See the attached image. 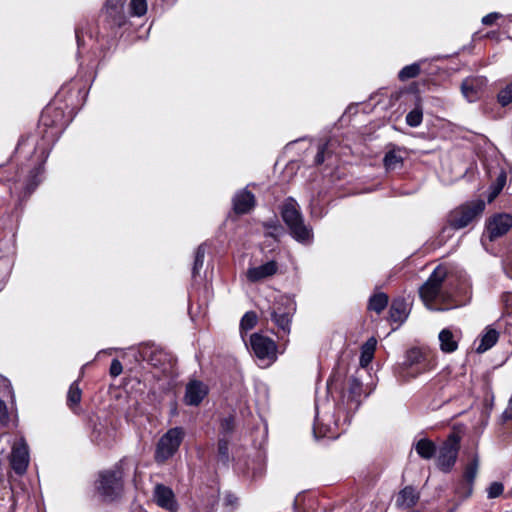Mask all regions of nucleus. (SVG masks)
Segmentation results:
<instances>
[{"label": "nucleus", "mask_w": 512, "mask_h": 512, "mask_svg": "<svg viewBox=\"0 0 512 512\" xmlns=\"http://www.w3.org/2000/svg\"><path fill=\"white\" fill-rule=\"evenodd\" d=\"M486 85L487 79L485 77H467L461 83V93L469 103H474L482 97Z\"/></svg>", "instance_id": "4468645a"}, {"label": "nucleus", "mask_w": 512, "mask_h": 512, "mask_svg": "<svg viewBox=\"0 0 512 512\" xmlns=\"http://www.w3.org/2000/svg\"><path fill=\"white\" fill-rule=\"evenodd\" d=\"M3 169H4L3 167H0V174L2 173Z\"/></svg>", "instance_id": "13d9d810"}, {"label": "nucleus", "mask_w": 512, "mask_h": 512, "mask_svg": "<svg viewBox=\"0 0 512 512\" xmlns=\"http://www.w3.org/2000/svg\"><path fill=\"white\" fill-rule=\"evenodd\" d=\"M40 123L42 126L50 129V131L46 132V137H49L52 141L62 132L65 126L62 111L54 106H47L43 110Z\"/></svg>", "instance_id": "9b49d317"}, {"label": "nucleus", "mask_w": 512, "mask_h": 512, "mask_svg": "<svg viewBox=\"0 0 512 512\" xmlns=\"http://www.w3.org/2000/svg\"><path fill=\"white\" fill-rule=\"evenodd\" d=\"M10 465L18 475H23L27 471L29 465V450L23 437L12 447Z\"/></svg>", "instance_id": "ddd939ff"}, {"label": "nucleus", "mask_w": 512, "mask_h": 512, "mask_svg": "<svg viewBox=\"0 0 512 512\" xmlns=\"http://www.w3.org/2000/svg\"><path fill=\"white\" fill-rule=\"evenodd\" d=\"M484 209L485 202L482 199L466 202L449 213L447 223L452 229L465 228L476 217L480 216Z\"/></svg>", "instance_id": "423d86ee"}, {"label": "nucleus", "mask_w": 512, "mask_h": 512, "mask_svg": "<svg viewBox=\"0 0 512 512\" xmlns=\"http://www.w3.org/2000/svg\"><path fill=\"white\" fill-rule=\"evenodd\" d=\"M499 337V333L495 329H487L485 334L481 337L480 344L476 348L478 353H484L492 348Z\"/></svg>", "instance_id": "7c9ffc66"}, {"label": "nucleus", "mask_w": 512, "mask_h": 512, "mask_svg": "<svg viewBox=\"0 0 512 512\" xmlns=\"http://www.w3.org/2000/svg\"><path fill=\"white\" fill-rule=\"evenodd\" d=\"M497 101L502 107L512 103V82L498 92Z\"/></svg>", "instance_id": "4c0bfd02"}, {"label": "nucleus", "mask_w": 512, "mask_h": 512, "mask_svg": "<svg viewBox=\"0 0 512 512\" xmlns=\"http://www.w3.org/2000/svg\"><path fill=\"white\" fill-rule=\"evenodd\" d=\"M489 174L491 179L495 177L492 184L490 185L489 194L487 198L488 202L490 203L500 194V192L506 185L507 172L503 167H498L494 170H491Z\"/></svg>", "instance_id": "5701e85b"}, {"label": "nucleus", "mask_w": 512, "mask_h": 512, "mask_svg": "<svg viewBox=\"0 0 512 512\" xmlns=\"http://www.w3.org/2000/svg\"><path fill=\"white\" fill-rule=\"evenodd\" d=\"M140 355L144 361L156 368L165 370V366L169 360L168 354L161 348L156 346H147L142 349Z\"/></svg>", "instance_id": "412c9836"}, {"label": "nucleus", "mask_w": 512, "mask_h": 512, "mask_svg": "<svg viewBox=\"0 0 512 512\" xmlns=\"http://www.w3.org/2000/svg\"><path fill=\"white\" fill-rule=\"evenodd\" d=\"M250 346L258 359L273 360L276 356V344L269 337L254 333L250 337Z\"/></svg>", "instance_id": "f8f14e48"}, {"label": "nucleus", "mask_w": 512, "mask_h": 512, "mask_svg": "<svg viewBox=\"0 0 512 512\" xmlns=\"http://www.w3.org/2000/svg\"><path fill=\"white\" fill-rule=\"evenodd\" d=\"M281 216L287 227L301 221L303 216L298 209L297 202L289 198L285 201L281 209Z\"/></svg>", "instance_id": "a878e982"}, {"label": "nucleus", "mask_w": 512, "mask_h": 512, "mask_svg": "<svg viewBox=\"0 0 512 512\" xmlns=\"http://www.w3.org/2000/svg\"><path fill=\"white\" fill-rule=\"evenodd\" d=\"M216 504L217 496L213 493L195 501L192 512H214Z\"/></svg>", "instance_id": "2f4dec72"}, {"label": "nucleus", "mask_w": 512, "mask_h": 512, "mask_svg": "<svg viewBox=\"0 0 512 512\" xmlns=\"http://www.w3.org/2000/svg\"><path fill=\"white\" fill-rule=\"evenodd\" d=\"M504 490V486L500 482H493L487 488V496L490 499L499 497Z\"/></svg>", "instance_id": "37998d69"}, {"label": "nucleus", "mask_w": 512, "mask_h": 512, "mask_svg": "<svg viewBox=\"0 0 512 512\" xmlns=\"http://www.w3.org/2000/svg\"><path fill=\"white\" fill-rule=\"evenodd\" d=\"M376 344H377L376 339L371 338L363 346L362 351H361L360 360H359L360 366L362 368H366L373 360Z\"/></svg>", "instance_id": "473e14b6"}, {"label": "nucleus", "mask_w": 512, "mask_h": 512, "mask_svg": "<svg viewBox=\"0 0 512 512\" xmlns=\"http://www.w3.org/2000/svg\"><path fill=\"white\" fill-rule=\"evenodd\" d=\"M415 450L418 453V455L426 460L431 459L436 454V446L435 444L428 439H420L416 445Z\"/></svg>", "instance_id": "c756f323"}, {"label": "nucleus", "mask_w": 512, "mask_h": 512, "mask_svg": "<svg viewBox=\"0 0 512 512\" xmlns=\"http://www.w3.org/2000/svg\"><path fill=\"white\" fill-rule=\"evenodd\" d=\"M80 34H81L80 29L76 28L75 29V36H76V40H77L78 46L81 45V35Z\"/></svg>", "instance_id": "6e6d98bb"}, {"label": "nucleus", "mask_w": 512, "mask_h": 512, "mask_svg": "<svg viewBox=\"0 0 512 512\" xmlns=\"http://www.w3.org/2000/svg\"><path fill=\"white\" fill-rule=\"evenodd\" d=\"M236 469L241 472L246 479L256 481L265 474V457L262 453L257 452L254 457H249L244 462H237Z\"/></svg>", "instance_id": "9d476101"}, {"label": "nucleus", "mask_w": 512, "mask_h": 512, "mask_svg": "<svg viewBox=\"0 0 512 512\" xmlns=\"http://www.w3.org/2000/svg\"><path fill=\"white\" fill-rule=\"evenodd\" d=\"M9 423V414L4 401L0 399V426L5 427Z\"/></svg>", "instance_id": "a18cd8bd"}, {"label": "nucleus", "mask_w": 512, "mask_h": 512, "mask_svg": "<svg viewBox=\"0 0 512 512\" xmlns=\"http://www.w3.org/2000/svg\"><path fill=\"white\" fill-rule=\"evenodd\" d=\"M462 338L460 329L444 328L439 332L438 339L440 350L443 353H453L458 349L459 341Z\"/></svg>", "instance_id": "6ab92c4d"}, {"label": "nucleus", "mask_w": 512, "mask_h": 512, "mask_svg": "<svg viewBox=\"0 0 512 512\" xmlns=\"http://www.w3.org/2000/svg\"><path fill=\"white\" fill-rule=\"evenodd\" d=\"M257 315L253 311L246 312L240 321V329L244 331L251 330L257 324Z\"/></svg>", "instance_id": "58836bf2"}, {"label": "nucleus", "mask_w": 512, "mask_h": 512, "mask_svg": "<svg viewBox=\"0 0 512 512\" xmlns=\"http://www.w3.org/2000/svg\"><path fill=\"white\" fill-rule=\"evenodd\" d=\"M263 226L267 229H273V230H278L280 228V225L278 224V221L275 220V221H271V222H265L263 224Z\"/></svg>", "instance_id": "864d4df0"}, {"label": "nucleus", "mask_w": 512, "mask_h": 512, "mask_svg": "<svg viewBox=\"0 0 512 512\" xmlns=\"http://www.w3.org/2000/svg\"><path fill=\"white\" fill-rule=\"evenodd\" d=\"M0 386H3L4 388H6L8 391V394H10L11 397H13V390H12L10 381L7 378L0 376Z\"/></svg>", "instance_id": "8fccbe9b"}, {"label": "nucleus", "mask_w": 512, "mask_h": 512, "mask_svg": "<svg viewBox=\"0 0 512 512\" xmlns=\"http://www.w3.org/2000/svg\"><path fill=\"white\" fill-rule=\"evenodd\" d=\"M104 14L111 27H121L126 22L123 0H107L104 6Z\"/></svg>", "instance_id": "f3484780"}, {"label": "nucleus", "mask_w": 512, "mask_h": 512, "mask_svg": "<svg viewBox=\"0 0 512 512\" xmlns=\"http://www.w3.org/2000/svg\"><path fill=\"white\" fill-rule=\"evenodd\" d=\"M218 459L224 465H227L230 461L229 442L226 439H219L218 441Z\"/></svg>", "instance_id": "ea45409f"}, {"label": "nucleus", "mask_w": 512, "mask_h": 512, "mask_svg": "<svg viewBox=\"0 0 512 512\" xmlns=\"http://www.w3.org/2000/svg\"><path fill=\"white\" fill-rule=\"evenodd\" d=\"M81 397H82V391L79 388V383H78V381H74L70 385L68 393H67L68 406L70 408H74L75 406H77L81 401Z\"/></svg>", "instance_id": "f704fd0d"}, {"label": "nucleus", "mask_w": 512, "mask_h": 512, "mask_svg": "<svg viewBox=\"0 0 512 512\" xmlns=\"http://www.w3.org/2000/svg\"><path fill=\"white\" fill-rule=\"evenodd\" d=\"M277 271V262L271 260L262 265L248 268L246 276L250 282H259L266 278L272 277L277 273Z\"/></svg>", "instance_id": "aec40b11"}, {"label": "nucleus", "mask_w": 512, "mask_h": 512, "mask_svg": "<svg viewBox=\"0 0 512 512\" xmlns=\"http://www.w3.org/2000/svg\"><path fill=\"white\" fill-rule=\"evenodd\" d=\"M388 305V296L379 292L369 298L368 309L380 314Z\"/></svg>", "instance_id": "72a5a7b5"}, {"label": "nucleus", "mask_w": 512, "mask_h": 512, "mask_svg": "<svg viewBox=\"0 0 512 512\" xmlns=\"http://www.w3.org/2000/svg\"><path fill=\"white\" fill-rule=\"evenodd\" d=\"M184 437L185 431L182 427H173L167 430L156 444L154 453L156 463L163 464L172 458L177 453Z\"/></svg>", "instance_id": "20e7f679"}, {"label": "nucleus", "mask_w": 512, "mask_h": 512, "mask_svg": "<svg viewBox=\"0 0 512 512\" xmlns=\"http://www.w3.org/2000/svg\"><path fill=\"white\" fill-rule=\"evenodd\" d=\"M423 120V111L420 106L415 107L406 115V123L410 127H418Z\"/></svg>", "instance_id": "e433bc0d"}, {"label": "nucleus", "mask_w": 512, "mask_h": 512, "mask_svg": "<svg viewBox=\"0 0 512 512\" xmlns=\"http://www.w3.org/2000/svg\"><path fill=\"white\" fill-rule=\"evenodd\" d=\"M435 367V360L431 356L419 348H412L406 352L403 362V370L406 376L415 378L420 374L432 370Z\"/></svg>", "instance_id": "0eeeda50"}, {"label": "nucleus", "mask_w": 512, "mask_h": 512, "mask_svg": "<svg viewBox=\"0 0 512 512\" xmlns=\"http://www.w3.org/2000/svg\"><path fill=\"white\" fill-rule=\"evenodd\" d=\"M478 460L473 459L465 468L463 473V480L465 481V491L463 492L464 497H470L473 492V484L477 475Z\"/></svg>", "instance_id": "bb28decb"}, {"label": "nucleus", "mask_w": 512, "mask_h": 512, "mask_svg": "<svg viewBox=\"0 0 512 512\" xmlns=\"http://www.w3.org/2000/svg\"><path fill=\"white\" fill-rule=\"evenodd\" d=\"M500 17H501V15L497 12L489 13L482 18V24L486 25V26H490V25L494 24L495 21L497 19H499Z\"/></svg>", "instance_id": "09e8293b"}, {"label": "nucleus", "mask_w": 512, "mask_h": 512, "mask_svg": "<svg viewBox=\"0 0 512 512\" xmlns=\"http://www.w3.org/2000/svg\"><path fill=\"white\" fill-rule=\"evenodd\" d=\"M208 394V387L199 380H191L185 389L184 402L189 406H198Z\"/></svg>", "instance_id": "a211bd4d"}, {"label": "nucleus", "mask_w": 512, "mask_h": 512, "mask_svg": "<svg viewBox=\"0 0 512 512\" xmlns=\"http://www.w3.org/2000/svg\"><path fill=\"white\" fill-rule=\"evenodd\" d=\"M205 252H206L205 245L204 244L199 245L196 250V253H195V259H194V264H193V269H192L193 276L198 274L199 270L202 268L203 263H204Z\"/></svg>", "instance_id": "a19ab883"}, {"label": "nucleus", "mask_w": 512, "mask_h": 512, "mask_svg": "<svg viewBox=\"0 0 512 512\" xmlns=\"http://www.w3.org/2000/svg\"><path fill=\"white\" fill-rule=\"evenodd\" d=\"M49 154L48 144L38 143L34 155L29 160L31 163L20 168L21 174L17 173L16 177L6 179L15 183V190H22V198L28 197L42 181L44 164Z\"/></svg>", "instance_id": "f03ea898"}, {"label": "nucleus", "mask_w": 512, "mask_h": 512, "mask_svg": "<svg viewBox=\"0 0 512 512\" xmlns=\"http://www.w3.org/2000/svg\"><path fill=\"white\" fill-rule=\"evenodd\" d=\"M232 203L236 214H246L255 206V196L245 188L235 193Z\"/></svg>", "instance_id": "4be33fe9"}, {"label": "nucleus", "mask_w": 512, "mask_h": 512, "mask_svg": "<svg viewBox=\"0 0 512 512\" xmlns=\"http://www.w3.org/2000/svg\"><path fill=\"white\" fill-rule=\"evenodd\" d=\"M340 389V400L316 403V416L313 424V435L316 439H336L349 425L355 411L360 406L362 383L355 377L347 380L343 386L340 375H333L327 382V391L333 395Z\"/></svg>", "instance_id": "f257e3e1"}, {"label": "nucleus", "mask_w": 512, "mask_h": 512, "mask_svg": "<svg viewBox=\"0 0 512 512\" xmlns=\"http://www.w3.org/2000/svg\"><path fill=\"white\" fill-rule=\"evenodd\" d=\"M402 150L399 147H393L384 156L383 163L386 170H396L403 166Z\"/></svg>", "instance_id": "cd10ccee"}, {"label": "nucleus", "mask_w": 512, "mask_h": 512, "mask_svg": "<svg viewBox=\"0 0 512 512\" xmlns=\"http://www.w3.org/2000/svg\"><path fill=\"white\" fill-rule=\"evenodd\" d=\"M24 145V140L20 141L18 144L17 151Z\"/></svg>", "instance_id": "4d7b16f0"}, {"label": "nucleus", "mask_w": 512, "mask_h": 512, "mask_svg": "<svg viewBox=\"0 0 512 512\" xmlns=\"http://www.w3.org/2000/svg\"><path fill=\"white\" fill-rule=\"evenodd\" d=\"M288 229L292 238L297 242L304 245H309L312 243L313 230L309 225L304 223V218L301 221L289 226Z\"/></svg>", "instance_id": "b1692460"}, {"label": "nucleus", "mask_w": 512, "mask_h": 512, "mask_svg": "<svg viewBox=\"0 0 512 512\" xmlns=\"http://www.w3.org/2000/svg\"><path fill=\"white\" fill-rule=\"evenodd\" d=\"M460 442L461 437L452 432L441 444L436 457V465L439 470L449 473L453 469L460 450Z\"/></svg>", "instance_id": "6e6552de"}, {"label": "nucleus", "mask_w": 512, "mask_h": 512, "mask_svg": "<svg viewBox=\"0 0 512 512\" xmlns=\"http://www.w3.org/2000/svg\"><path fill=\"white\" fill-rule=\"evenodd\" d=\"M130 9L133 16L141 17L147 12V2L146 0H131Z\"/></svg>", "instance_id": "79ce46f5"}, {"label": "nucleus", "mask_w": 512, "mask_h": 512, "mask_svg": "<svg viewBox=\"0 0 512 512\" xmlns=\"http://www.w3.org/2000/svg\"><path fill=\"white\" fill-rule=\"evenodd\" d=\"M123 367L118 359H113L110 365V375L117 377L122 373Z\"/></svg>", "instance_id": "de8ad7c7"}, {"label": "nucleus", "mask_w": 512, "mask_h": 512, "mask_svg": "<svg viewBox=\"0 0 512 512\" xmlns=\"http://www.w3.org/2000/svg\"><path fill=\"white\" fill-rule=\"evenodd\" d=\"M512 227V216L506 213L491 217L486 224V231L490 241L502 237Z\"/></svg>", "instance_id": "2eb2a0df"}, {"label": "nucleus", "mask_w": 512, "mask_h": 512, "mask_svg": "<svg viewBox=\"0 0 512 512\" xmlns=\"http://www.w3.org/2000/svg\"><path fill=\"white\" fill-rule=\"evenodd\" d=\"M446 276V269L442 266H437L427 281L419 288L420 297L428 309L447 311L460 306L450 296L441 292L442 283Z\"/></svg>", "instance_id": "7ed1b4c3"}, {"label": "nucleus", "mask_w": 512, "mask_h": 512, "mask_svg": "<svg viewBox=\"0 0 512 512\" xmlns=\"http://www.w3.org/2000/svg\"><path fill=\"white\" fill-rule=\"evenodd\" d=\"M421 68L419 63H412L403 67L399 73L398 77L401 81H406L412 78L417 77L420 74Z\"/></svg>", "instance_id": "c9c22d12"}, {"label": "nucleus", "mask_w": 512, "mask_h": 512, "mask_svg": "<svg viewBox=\"0 0 512 512\" xmlns=\"http://www.w3.org/2000/svg\"><path fill=\"white\" fill-rule=\"evenodd\" d=\"M502 419L503 421H508L512 419V399H510L509 406L502 413Z\"/></svg>", "instance_id": "3c124183"}, {"label": "nucleus", "mask_w": 512, "mask_h": 512, "mask_svg": "<svg viewBox=\"0 0 512 512\" xmlns=\"http://www.w3.org/2000/svg\"><path fill=\"white\" fill-rule=\"evenodd\" d=\"M221 432L224 434H229L234 429V418L232 416L226 417L221 421L220 424Z\"/></svg>", "instance_id": "c03bdc74"}, {"label": "nucleus", "mask_w": 512, "mask_h": 512, "mask_svg": "<svg viewBox=\"0 0 512 512\" xmlns=\"http://www.w3.org/2000/svg\"><path fill=\"white\" fill-rule=\"evenodd\" d=\"M327 146V143L318 146V151L314 160L316 165H321L325 161V152L327 150Z\"/></svg>", "instance_id": "49530a36"}, {"label": "nucleus", "mask_w": 512, "mask_h": 512, "mask_svg": "<svg viewBox=\"0 0 512 512\" xmlns=\"http://www.w3.org/2000/svg\"><path fill=\"white\" fill-rule=\"evenodd\" d=\"M420 499V493L412 486H405L400 490L396 499V506L399 509H410L414 507Z\"/></svg>", "instance_id": "393cba45"}, {"label": "nucleus", "mask_w": 512, "mask_h": 512, "mask_svg": "<svg viewBox=\"0 0 512 512\" xmlns=\"http://www.w3.org/2000/svg\"><path fill=\"white\" fill-rule=\"evenodd\" d=\"M237 501V498L233 496L232 494H227L225 497V504L226 505H233Z\"/></svg>", "instance_id": "5fc2aeb1"}, {"label": "nucleus", "mask_w": 512, "mask_h": 512, "mask_svg": "<svg viewBox=\"0 0 512 512\" xmlns=\"http://www.w3.org/2000/svg\"><path fill=\"white\" fill-rule=\"evenodd\" d=\"M390 319L393 322L402 323L407 318V304L404 299H395L389 310Z\"/></svg>", "instance_id": "c85d7f7f"}, {"label": "nucleus", "mask_w": 512, "mask_h": 512, "mask_svg": "<svg viewBox=\"0 0 512 512\" xmlns=\"http://www.w3.org/2000/svg\"><path fill=\"white\" fill-rule=\"evenodd\" d=\"M153 498L156 504L170 512L178 510V503L176 501L173 490L163 484H157L154 487Z\"/></svg>", "instance_id": "dca6fc26"}, {"label": "nucleus", "mask_w": 512, "mask_h": 512, "mask_svg": "<svg viewBox=\"0 0 512 512\" xmlns=\"http://www.w3.org/2000/svg\"><path fill=\"white\" fill-rule=\"evenodd\" d=\"M465 488H466L465 487V481L462 479V481L458 484V486H457V488L455 490L456 494L459 497L464 498V499L466 498V497L463 496V492L465 491Z\"/></svg>", "instance_id": "603ef678"}, {"label": "nucleus", "mask_w": 512, "mask_h": 512, "mask_svg": "<svg viewBox=\"0 0 512 512\" xmlns=\"http://www.w3.org/2000/svg\"><path fill=\"white\" fill-rule=\"evenodd\" d=\"M294 311V304L289 299L282 298L270 307V319L284 335L290 333Z\"/></svg>", "instance_id": "1a4fd4ad"}, {"label": "nucleus", "mask_w": 512, "mask_h": 512, "mask_svg": "<svg viewBox=\"0 0 512 512\" xmlns=\"http://www.w3.org/2000/svg\"><path fill=\"white\" fill-rule=\"evenodd\" d=\"M123 475L120 468L106 470L99 473L96 490L104 501H114L123 491Z\"/></svg>", "instance_id": "39448f33"}]
</instances>
